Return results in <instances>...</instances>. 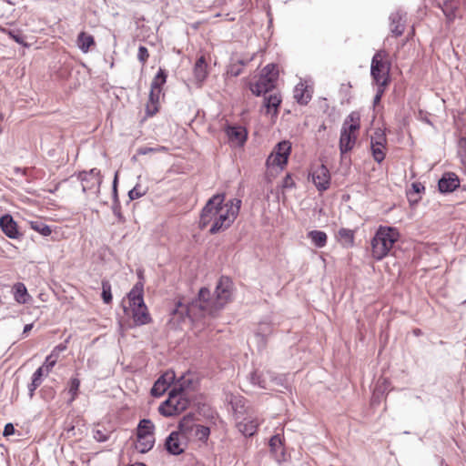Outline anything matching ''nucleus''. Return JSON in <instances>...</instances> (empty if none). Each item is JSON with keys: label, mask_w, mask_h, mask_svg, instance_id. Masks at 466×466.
I'll return each instance as SVG.
<instances>
[{"label": "nucleus", "mask_w": 466, "mask_h": 466, "mask_svg": "<svg viewBox=\"0 0 466 466\" xmlns=\"http://www.w3.org/2000/svg\"><path fill=\"white\" fill-rule=\"evenodd\" d=\"M167 76L166 71L162 68H159L158 72L157 73V75L155 76V77L153 78V80L151 82L150 88L161 89L162 86L167 81Z\"/></svg>", "instance_id": "e433bc0d"}, {"label": "nucleus", "mask_w": 466, "mask_h": 466, "mask_svg": "<svg viewBox=\"0 0 466 466\" xmlns=\"http://www.w3.org/2000/svg\"><path fill=\"white\" fill-rule=\"evenodd\" d=\"M273 329L270 323L261 322L256 332L257 338H258L263 345L266 343L267 338L272 333Z\"/></svg>", "instance_id": "473e14b6"}, {"label": "nucleus", "mask_w": 466, "mask_h": 466, "mask_svg": "<svg viewBox=\"0 0 466 466\" xmlns=\"http://www.w3.org/2000/svg\"><path fill=\"white\" fill-rule=\"evenodd\" d=\"M250 381L261 389H268V384L263 374L254 371L250 374Z\"/></svg>", "instance_id": "4c0bfd02"}, {"label": "nucleus", "mask_w": 466, "mask_h": 466, "mask_svg": "<svg viewBox=\"0 0 466 466\" xmlns=\"http://www.w3.org/2000/svg\"><path fill=\"white\" fill-rule=\"evenodd\" d=\"M258 422L257 420L251 418H244L242 420L237 422L238 430L244 436H252L257 431Z\"/></svg>", "instance_id": "aec40b11"}, {"label": "nucleus", "mask_w": 466, "mask_h": 466, "mask_svg": "<svg viewBox=\"0 0 466 466\" xmlns=\"http://www.w3.org/2000/svg\"><path fill=\"white\" fill-rule=\"evenodd\" d=\"M33 328V324H26L25 327H24V333H26L28 332L29 330H31V329Z\"/></svg>", "instance_id": "680f3d73"}, {"label": "nucleus", "mask_w": 466, "mask_h": 466, "mask_svg": "<svg viewBox=\"0 0 466 466\" xmlns=\"http://www.w3.org/2000/svg\"><path fill=\"white\" fill-rule=\"evenodd\" d=\"M388 53L380 49L375 53L371 59L370 76L377 86L386 87L390 83V63L388 61Z\"/></svg>", "instance_id": "0eeeda50"}, {"label": "nucleus", "mask_w": 466, "mask_h": 466, "mask_svg": "<svg viewBox=\"0 0 466 466\" xmlns=\"http://www.w3.org/2000/svg\"><path fill=\"white\" fill-rule=\"evenodd\" d=\"M425 190V187L420 182H414L411 184V188L407 192V198L410 204H416L420 201V198H412V196L420 195Z\"/></svg>", "instance_id": "f704fd0d"}, {"label": "nucleus", "mask_w": 466, "mask_h": 466, "mask_svg": "<svg viewBox=\"0 0 466 466\" xmlns=\"http://www.w3.org/2000/svg\"><path fill=\"white\" fill-rule=\"evenodd\" d=\"M230 404L232 410L238 415V413H242V409L244 408V400L240 397L232 396L230 399Z\"/></svg>", "instance_id": "37998d69"}, {"label": "nucleus", "mask_w": 466, "mask_h": 466, "mask_svg": "<svg viewBox=\"0 0 466 466\" xmlns=\"http://www.w3.org/2000/svg\"><path fill=\"white\" fill-rule=\"evenodd\" d=\"M30 227L32 229L40 233L44 237H47L52 233L51 228L41 220L31 221Z\"/></svg>", "instance_id": "c9c22d12"}, {"label": "nucleus", "mask_w": 466, "mask_h": 466, "mask_svg": "<svg viewBox=\"0 0 466 466\" xmlns=\"http://www.w3.org/2000/svg\"><path fill=\"white\" fill-rule=\"evenodd\" d=\"M270 451L273 453L275 460L279 463L285 461V451L282 441L279 434L272 436L269 440Z\"/></svg>", "instance_id": "6ab92c4d"}, {"label": "nucleus", "mask_w": 466, "mask_h": 466, "mask_svg": "<svg viewBox=\"0 0 466 466\" xmlns=\"http://www.w3.org/2000/svg\"><path fill=\"white\" fill-rule=\"evenodd\" d=\"M281 103V97L279 93L270 94L264 97V106L267 108L268 113L273 110V114H278V108Z\"/></svg>", "instance_id": "bb28decb"}, {"label": "nucleus", "mask_w": 466, "mask_h": 466, "mask_svg": "<svg viewBox=\"0 0 466 466\" xmlns=\"http://www.w3.org/2000/svg\"><path fill=\"white\" fill-rule=\"evenodd\" d=\"M77 177L81 180L82 189L84 192H99L100 185L102 183V177L99 169L95 167L89 171H81L79 172Z\"/></svg>", "instance_id": "9b49d317"}, {"label": "nucleus", "mask_w": 466, "mask_h": 466, "mask_svg": "<svg viewBox=\"0 0 466 466\" xmlns=\"http://www.w3.org/2000/svg\"><path fill=\"white\" fill-rule=\"evenodd\" d=\"M226 134L230 143L235 146H243L247 140L246 129L241 127H226Z\"/></svg>", "instance_id": "a211bd4d"}, {"label": "nucleus", "mask_w": 466, "mask_h": 466, "mask_svg": "<svg viewBox=\"0 0 466 466\" xmlns=\"http://www.w3.org/2000/svg\"><path fill=\"white\" fill-rule=\"evenodd\" d=\"M360 115L356 112H351L344 120L339 137V150L341 155L353 148L357 139L356 132L360 127Z\"/></svg>", "instance_id": "423d86ee"}, {"label": "nucleus", "mask_w": 466, "mask_h": 466, "mask_svg": "<svg viewBox=\"0 0 466 466\" xmlns=\"http://www.w3.org/2000/svg\"><path fill=\"white\" fill-rule=\"evenodd\" d=\"M15 433V427L12 423H7L5 424V428H4V436H10V435H13Z\"/></svg>", "instance_id": "6e6d98bb"}, {"label": "nucleus", "mask_w": 466, "mask_h": 466, "mask_svg": "<svg viewBox=\"0 0 466 466\" xmlns=\"http://www.w3.org/2000/svg\"><path fill=\"white\" fill-rule=\"evenodd\" d=\"M77 44L78 47L84 52L86 53L90 46L95 44L94 37L91 35H88L85 32H81L77 36Z\"/></svg>", "instance_id": "2f4dec72"}, {"label": "nucleus", "mask_w": 466, "mask_h": 466, "mask_svg": "<svg viewBox=\"0 0 466 466\" xmlns=\"http://www.w3.org/2000/svg\"><path fill=\"white\" fill-rule=\"evenodd\" d=\"M459 144L461 148L466 150V138H461Z\"/></svg>", "instance_id": "052dcab7"}, {"label": "nucleus", "mask_w": 466, "mask_h": 466, "mask_svg": "<svg viewBox=\"0 0 466 466\" xmlns=\"http://www.w3.org/2000/svg\"><path fill=\"white\" fill-rule=\"evenodd\" d=\"M225 201V194H216L211 197L201 210L199 218V228L201 229L213 224L216 221L218 212L220 211L223 202Z\"/></svg>", "instance_id": "1a4fd4ad"}, {"label": "nucleus", "mask_w": 466, "mask_h": 466, "mask_svg": "<svg viewBox=\"0 0 466 466\" xmlns=\"http://www.w3.org/2000/svg\"><path fill=\"white\" fill-rule=\"evenodd\" d=\"M400 234L391 227L380 226L371 240L372 257L377 260L384 258L398 241Z\"/></svg>", "instance_id": "f03ea898"}, {"label": "nucleus", "mask_w": 466, "mask_h": 466, "mask_svg": "<svg viewBox=\"0 0 466 466\" xmlns=\"http://www.w3.org/2000/svg\"><path fill=\"white\" fill-rule=\"evenodd\" d=\"M149 57L148 50L146 46H140L137 52V59L144 66Z\"/></svg>", "instance_id": "de8ad7c7"}, {"label": "nucleus", "mask_w": 466, "mask_h": 466, "mask_svg": "<svg viewBox=\"0 0 466 466\" xmlns=\"http://www.w3.org/2000/svg\"><path fill=\"white\" fill-rule=\"evenodd\" d=\"M15 172L16 174H18V173H22L23 175H25V169H21V168H19V167H16V168L15 169Z\"/></svg>", "instance_id": "e2e57ef3"}, {"label": "nucleus", "mask_w": 466, "mask_h": 466, "mask_svg": "<svg viewBox=\"0 0 466 466\" xmlns=\"http://www.w3.org/2000/svg\"><path fill=\"white\" fill-rule=\"evenodd\" d=\"M386 144L380 142H370L371 153L377 163H381L385 158L383 148Z\"/></svg>", "instance_id": "72a5a7b5"}, {"label": "nucleus", "mask_w": 466, "mask_h": 466, "mask_svg": "<svg viewBox=\"0 0 466 466\" xmlns=\"http://www.w3.org/2000/svg\"><path fill=\"white\" fill-rule=\"evenodd\" d=\"M242 70L243 67L240 66V65L236 61L229 66L228 74H230L232 76H238L242 73Z\"/></svg>", "instance_id": "8fccbe9b"}, {"label": "nucleus", "mask_w": 466, "mask_h": 466, "mask_svg": "<svg viewBox=\"0 0 466 466\" xmlns=\"http://www.w3.org/2000/svg\"><path fill=\"white\" fill-rule=\"evenodd\" d=\"M190 403L187 394L182 385L175 386L168 393V398L158 408V411L165 417H172L181 413Z\"/></svg>", "instance_id": "20e7f679"}, {"label": "nucleus", "mask_w": 466, "mask_h": 466, "mask_svg": "<svg viewBox=\"0 0 466 466\" xmlns=\"http://www.w3.org/2000/svg\"><path fill=\"white\" fill-rule=\"evenodd\" d=\"M337 237L344 247H352L354 244V231L351 229L341 228L339 229Z\"/></svg>", "instance_id": "c756f323"}, {"label": "nucleus", "mask_w": 466, "mask_h": 466, "mask_svg": "<svg viewBox=\"0 0 466 466\" xmlns=\"http://www.w3.org/2000/svg\"><path fill=\"white\" fill-rule=\"evenodd\" d=\"M155 444V436L137 437L136 450L140 453H147Z\"/></svg>", "instance_id": "b1692460"}, {"label": "nucleus", "mask_w": 466, "mask_h": 466, "mask_svg": "<svg viewBox=\"0 0 466 466\" xmlns=\"http://www.w3.org/2000/svg\"><path fill=\"white\" fill-rule=\"evenodd\" d=\"M157 151H159V149L155 148V147H139L137 150V155H147V154H149L152 152H157Z\"/></svg>", "instance_id": "5fc2aeb1"}, {"label": "nucleus", "mask_w": 466, "mask_h": 466, "mask_svg": "<svg viewBox=\"0 0 466 466\" xmlns=\"http://www.w3.org/2000/svg\"><path fill=\"white\" fill-rule=\"evenodd\" d=\"M210 434L208 427L203 425H196V435L200 441L207 440Z\"/></svg>", "instance_id": "49530a36"}, {"label": "nucleus", "mask_w": 466, "mask_h": 466, "mask_svg": "<svg viewBox=\"0 0 466 466\" xmlns=\"http://www.w3.org/2000/svg\"><path fill=\"white\" fill-rule=\"evenodd\" d=\"M147 193V189L143 188L140 185L137 184L132 189L128 192V197L130 200H135L145 196Z\"/></svg>", "instance_id": "c03bdc74"}, {"label": "nucleus", "mask_w": 466, "mask_h": 466, "mask_svg": "<svg viewBox=\"0 0 466 466\" xmlns=\"http://www.w3.org/2000/svg\"><path fill=\"white\" fill-rule=\"evenodd\" d=\"M80 380L77 378H72L69 382V393L71 394L70 402L74 401L78 394Z\"/></svg>", "instance_id": "a19ab883"}, {"label": "nucleus", "mask_w": 466, "mask_h": 466, "mask_svg": "<svg viewBox=\"0 0 466 466\" xmlns=\"http://www.w3.org/2000/svg\"><path fill=\"white\" fill-rule=\"evenodd\" d=\"M386 87H382L380 86H378L377 93L373 98V105L376 106L380 102V99L384 94Z\"/></svg>", "instance_id": "864d4df0"}, {"label": "nucleus", "mask_w": 466, "mask_h": 466, "mask_svg": "<svg viewBox=\"0 0 466 466\" xmlns=\"http://www.w3.org/2000/svg\"><path fill=\"white\" fill-rule=\"evenodd\" d=\"M289 180H291L290 177L288 175L285 178V187L288 186V183H289Z\"/></svg>", "instance_id": "69168bd1"}, {"label": "nucleus", "mask_w": 466, "mask_h": 466, "mask_svg": "<svg viewBox=\"0 0 466 466\" xmlns=\"http://www.w3.org/2000/svg\"><path fill=\"white\" fill-rule=\"evenodd\" d=\"M57 353H51L46 358L45 363L42 367H44V370H46V374L53 369L57 361Z\"/></svg>", "instance_id": "a18cd8bd"}, {"label": "nucleus", "mask_w": 466, "mask_h": 466, "mask_svg": "<svg viewBox=\"0 0 466 466\" xmlns=\"http://www.w3.org/2000/svg\"><path fill=\"white\" fill-rule=\"evenodd\" d=\"M94 438L96 441L104 442L109 439V434L106 432H104L101 430H96L94 431Z\"/></svg>", "instance_id": "3c124183"}, {"label": "nucleus", "mask_w": 466, "mask_h": 466, "mask_svg": "<svg viewBox=\"0 0 466 466\" xmlns=\"http://www.w3.org/2000/svg\"><path fill=\"white\" fill-rule=\"evenodd\" d=\"M154 423L148 419H143L137 425V437L154 436Z\"/></svg>", "instance_id": "393cba45"}, {"label": "nucleus", "mask_w": 466, "mask_h": 466, "mask_svg": "<svg viewBox=\"0 0 466 466\" xmlns=\"http://www.w3.org/2000/svg\"><path fill=\"white\" fill-rule=\"evenodd\" d=\"M413 333L416 335V336H420L421 334V330L419 329H416L413 330Z\"/></svg>", "instance_id": "0e129e2a"}, {"label": "nucleus", "mask_w": 466, "mask_h": 466, "mask_svg": "<svg viewBox=\"0 0 466 466\" xmlns=\"http://www.w3.org/2000/svg\"><path fill=\"white\" fill-rule=\"evenodd\" d=\"M420 198L419 195L417 196H412V198Z\"/></svg>", "instance_id": "338daca9"}, {"label": "nucleus", "mask_w": 466, "mask_h": 466, "mask_svg": "<svg viewBox=\"0 0 466 466\" xmlns=\"http://www.w3.org/2000/svg\"><path fill=\"white\" fill-rule=\"evenodd\" d=\"M3 32L6 33L17 44L26 46L25 43V37L20 30L3 29Z\"/></svg>", "instance_id": "79ce46f5"}, {"label": "nucleus", "mask_w": 466, "mask_h": 466, "mask_svg": "<svg viewBox=\"0 0 466 466\" xmlns=\"http://www.w3.org/2000/svg\"><path fill=\"white\" fill-rule=\"evenodd\" d=\"M194 427H196L194 424V417L188 414L184 416L179 421L178 430L177 431H180L184 436H187V434L193 431Z\"/></svg>", "instance_id": "c85d7f7f"}, {"label": "nucleus", "mask_w": 466, "mask_h": 466, "mask_svg": "<svg viewBox=\"0 0 466 466\" xmlns=\"http://www.w3.org/2000/svg\"><path fill=\"white\" fill-rule=\"evenodd\" d=\"M141 276H142V273L138 272V277L141 278Z\"/></svg>", "instance_id": "774afa93"}, {"label": "nucleus", "mask_w": 466, "mask_h": 466, "mask_svg": "<svg viewBox=\"0 0 466 466\" xmlns=\"http://www.w3.org/2000/svg\"><path fill=\"white\" fill-rule=\"evenodd\" d=\"M102 299L104 303L109 304L112 301L111 284L108 280H102Z\"/></svg>", "instance_id": "58836bf2"}, {"label": "nucleus", "mask_w": 466, "mask_h": 466, "mask_svg": "<svg viewBox=\"0 0 466 466\" xmlns=\"http://www.w3.org/2000/svg\"><path fill=\"white\" fill-rule=\"evenodd\" d=\"M112 208H113V213L118 218V221L119 222H124L125 218H124V217H123V215L121 213L119 203L118 202L114 203Z\"/></svg>", "instance_id": "603ef678"}, {"label": "nucleus", "mask_w": 466, "mask_h": 466, "mask_svg": "<svg viewBox=\"0 0 466 466\" xmlns=\"http://www.w3.org/2000/svg\"><path fill=\"white\" fill-rule=\"evenodd\" d=\"M194 76L198 82H203L208 75L207 63L204 56H200L194 66Z\"/></svg>", "instance_id": "a878e982"}, {"label": "nucleus", "mask_w": 466, "mask_h": 466, "mask_svg": "<svg viewBox=\"0 0 466 466\" xmlns=\"http://www.w3.org/2000/svg\"><path fill=\"white\" fill-rule=\"evenodd\" d=\"M390 32L395 37L400 36L405 30V14L400 11L391 13L390 15Z\"/></svg>", "instance_id": "f3484780"}, {"label": "nucleus", "mask_w": 466, "mask_h": 466, "mask_svg": "<svg viewBox=\"0 0 466 466\" xmlns=\"http://www.w3.org/2000/svg\"><path fill=\"white\" fill-rule=\"evenodd\" d=\"M309 176L319 191L323 192L329 187L330 173L324 164L312 167Z\"/></svg>", "instance_id": "f8f14e48"}, {"label": "nucleus", "mask_w": 466, "mask_h": 466, "mask_svg": "<svg viewBox=\"0 0 466 466\" xmlns=\"http://www.w3.org/2000/svg\"><path fill=\"white\" fill-rule=\"evenodd\" d=\"M143 295L144 283L142 281L137 282L127 294L132 310V318L137 326H142L151 322V317L144 302Z\"/></svg>", "instance_id": "7ed1b4c3"}, {"label": "nucleus", "mask_w": 466, "mask_h": 466, "mask_svg": "<svg viewBox=\"0 0 466 466\" xmlns=\"http://www.w3.org/2000/svg\"><path fill=\"white\" fill-rule=\"evenodd\" d=\"M66 346L64 343H60L59 345L56 346L51 353H57V357L59 356V353L66 350Z\"/></svg>", "instance_id": "13d9d810"}, {"label": "nucleus", "mask_w": 466, "mask_h": 466, "mask_svg": "<svg viewBox=\"0 0 466 466\" xmlns=\"http://www.w3.org/2000/svg\"><path fill=\"white\" fill-rule=\"evenodd\" d=\"M164 446L170 455L178 456L184 453L187 447V436L174 431L167 437Z\"/></svg>", "instance_id": "9d476101"}, {"label": "nucleus", "mask_w": 466, "mask_h": 466, "mask_svg": "<svg viewBox=\"0 0 466 466\" xmlns=\"http://www.w3.org/2000/svg\"><path fill=\"white\" fill-rule=\"evenodd\" d=\"M116 184H117V173L115 175V178L113 181V195H114V198H115V203L118 202Z\"/></svg>", "instance_id": "4d7b16f0"}, {"label": "nucleus", "mask_w": 466, "mask_h": 466, "mask_svg": "<svg viewBox=\"0 0 466 466\" xmlns=\"http://www.w3.org/2000/svg\"><path fill=\"white\" fill-rule=\"evenodd\" d=\"M459 186V177L452 172L444 173L438 182L439 190L441 193L453 192Z\"/></svg>", "instance_id": "dca6fc26"}, {"label": "nucleus", "mask_w": 466, "mask_h": 466, "mask_svg": "<svg viewBox=\"0 0 466 466\" xmlns=\"http://www.w3.org/2000/svg\"><path fill=\"white\" fill-rule=\"evenodd\" d=\"M291 150V144L289 141L283 140L275 147L274 153H272L268 159L273 166L282 167L288 162L289 156Z\"/></svg>", "instance_id": "ddd939ff"}, {"label": "nucleus", "mask_w": 466, "mask_h": 466, "mask_svg": "<svg viewBox=\"0 0 466 466\" xmlns=\"http://www.w3.org/2000/svg\"><path fill=\"white\" fill-rule=\"evenodd\" d=\"M370 142H380L386 144L387 139L385 134L380 130L377 129L374 134L371 136Z\"/></svg>", "instance_id": "09e8293b"}, {"label": "nucleus", "mask_w": 466, "mask_h": 466, "mask_svg": "<svg viewBox=\"0 0 466 466\" xmlns=\"http://www.w3.org/2000/svg\"><path fill=\"white\" fill-rule=\"evenodd\" d=\"M240 206L241 200L238 198H232L225 204L223 203L216 221L209 228V233L214 235L228 228L237 218Z\"/></svg>", "instance_id": "39448f33"}, {"label": "nucleus", "mask_w": 466, "mask_h": 466, "mask_svg": "<svg viewBox=\"0 0 466 466\" xmlns=\"http://www.w3.org/2000/svg\"><path fill=\"white\" fill-rule=\"evenodd\" d=\"M44 373V367H39L32 376V382L28 385L29 396L32 398L35 394V390L42 383V376Z\"/></svg>", "instance_id": "7c9ffc66"}, {"label": "nucleus", "mask_w": 466, "mask_h": 466, "mask_svg": "<svg viewBox=\"0 0 466 466\" xmlns=\"http://www.w3.org/2000/svg\"><path fill=\"white\" fill-rule=\"evenodd\" d=\"M308 238L317 248H323L327 244V234L321 230H311L308 233Z\"/></svg>", "instance_id": "cd10ccee"}, {"label": "nucleus", "mask_w": 466, "mask_h": 466, "mask_svg": "<svg viewBox=\"0 0 466 466\" xmlns=\"http://www.w3.org/2000/svg\"><path fill=\"white\" fill-rule=\"evenodd\" d=\"M458 5L459 3H457L456 0H446L443 3L442 10L447 17L451 18V16H454V13L457 10Z\"/></svg>", "instance_id": "ea45409f"}, {"label": "nucleus", "mask_w": 466, "mask_h": 466, "mask_svg": "<svg viewBox=\"0 0 466 466\" xmlns=\"http://www.w3.org/2000/svg\"><path fill=\"white\" fill-rule=\"evenodd\" d=\"M13 293L15 300L19 304H25L30 299L26 287L22 282H17L13 286Z\"/></svg>", "instance_id": "5701e85b"}, {"label": "nucleus", "mask_w": 466, "mask_h": 466, "mask_svg": "<svg viewBox=\"0 0 466 466\" xmlns=\"http://www.w3.org/2000/svg\"><path fill=\"white\" fill-rule=\"evenodd\" d=\"M279 78L278 66L275 64H268L260 73L258 79L249 83V89L257 96L265 95L275 88Z\"/></svg>", "instance_id": "6e6552de"}, {"label": "nucleus", "mask_w": 466, "mask_h": 466, "mask_svg": "<svg viewBox=\"0 0 466 466\" xmlns=\"http://www.w3.org/2000/svg\"><path fill=\"white\" fill-rule=\"evenodd\" d=\"M294 98L299 105H307L311 99V94L304 83H299L294 89Z\"/></svg>", "instance_id": "412c9836"}, {"label": "nucleus", "mask_w": 466, "mask_h": 466, "mask_svg": "<svg viewBox=\"0 0 466 466\" xmlns=\"http://www.w3.org/2000/svg\"><path fill=\"white\" fill-rule=\"evenodd\" d=\"M0 228L9 238L17 239L21 237L17 229L16 222L9 214H5L0 218Z\"/></svg>", "instance_id": "2eb2a0df"}, {"label": "nucleus", "mask_w": 466, "mask_h": 466, "mask_svg": "<svg viewBox=\"0 0 466 466\" xmlns=\"http://www.w3.org/2000/svg\"><path fill=\"white\" fill-rule=\"evenodd\" d=\"M252 59H253V56H251V57H250V58H248V59H238V60L237 61V63H238V64H239V65H240V66H242V67H243V66H245L246 65H248V62H249V61H251Z\"/></svg>", "instance_id": "bf43d9fd"}, {"label": "nucleus", "mask_w": 466, "mask_h": 466, "mask_svg": "<svg viewBox=\"0 0 466 466\" xmlns=\"http://www.w3.org/2000/svg\"><path fill=\"white\" fill-rule=\"evenodd\" d=\"M233 282L228 277L219 278L214 295L208 288H201L198 298L190 302L178 300L171 309L172 320L183 321L186 318L192 321L206 316L216 317L217 314L232 299Z\"/></svg>", "instance_id": "f257e3e1"}, {"label": "nucleus", "mask_w": 466, "mask_h": 466, "mask_svg": "<svg viewBox=\"0 0 466 466\" xmlns=\"http://www.w3.org/2000/svg\"><path fill=\"white\" fill-rule=\"evenodd\" d=\"M161 89H153L150 88L148 103L147 104V115L149 116H153L158 111V102L160 96Z\"/></svg>", "instance_id": "4be33fe9"}, {"label": "nucleus", "mask_w": 466, "mask_h": 466, "mask_svg": "<svg viewBox=\"0 0 466 466\" xmlns=\"http://www.w3.org/2000/svg\"><path fill=\"white\" fill-rule=\"evenodd\" d=\"M176 378L173 370H167L162 374L154 383L151 389V395L154 397L162 396L170 387Z\"/></svg>", "instance_id": "4468645a"}]
</instances>
